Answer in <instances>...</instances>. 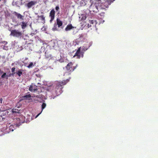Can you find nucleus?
Masks as SVG:
<instances>
[{
	"label": "nucleus",
	"instance_id": "nucleus-27",
	"mask_svg": "<svg viewBox=\"0 0 158 158\" xmlns=\"http://www.w3.org/2000/svg\"><path fill=\"white\" fill-rule=\"evenodd\" d=\"M105 13L104 12H101L100 13L99 15H100L102 16H104Z\"/></svg>",
	"mask_w": 158,
	"mask_h": 158
},
{
	"label": "nucleus",
	"instance_id": "nucleus-11",
	"mask_svg": "<svg viewBox=\"0 0 158 158\" xmlns=\"http://www.w3.org/2000/svg\"><path fill=\"white\" fill-rule=\"evenodd\" d=\"M36 3V2L35 1H31L27 4V6L29 8H31L32 6L35 5Z\"/></svg>",
	"mask_w": 158,
	"mask_h": 158
},
{
	"label": "nucleus",
	"instance_id": "nucleus-26",
	"mask_svg": "<svg viewBox=\"0 0 158 158\" xmlns=\"http://www.w3.org/2000/svg\"><path fill=\"white\" fill-rule=\"evenodd\" d=\"M13 127V126L10 125L9 127V129L10 130V131H14V130L13 129H11Z\"/></svg>",
	"mask_w": 158,
	"mask_h": 158
},
{
	"label": "nucleus",
	"instance_id": "nucleus-18",
	"mask_svg": "<svg viewBox=\"0 0 158 158\" xmlns=\"http://www.w3.org/2000/svg\"><path fill=\"white\" fill-rule=\"evenodd\" d=\"M89 23L91 24H96L97 23V22L96 20H89Z\"/></svg>",
	"mask_w": 158,
	"mask_h": 158
},
{
	"label": "nucleus",
	"instance_id": "nucleus-10",
	"mask_svg": "<svg viewBox=\"0 0 158 158\" xmlns=\"http://www.w3.org/2000/svg\"><path fill=\"white\" fill-rule=\"evenodd\" d=\"M13 14H15V16H16L18 19H19L21 20H23V16L22 15L18 13L15 11H14L13 12Z\"/></svg>",
	"mask_w": 158,
	"mask_h": 158
},
{
	"label": "nucleus",
	"instance_id": "nucleus-8",
	"mask_svg": "<svg viewBox=\"0 0 158 158\" xmlns=\"http://www.w3.org/2000/svg\"><path fill=\"white\" fill-rule=\"evenodd\" d=\"M55 13L54 9H53L51 11L49 14V17L51 18L50 22H51L54 20L55 17Z\"/></svg>",
	"mask_w": 158,
	"mask_h": 158
},
{
	"label": "nucleus",
	"instance_id": "nucleus-6",
	"mask_svg": "<svg viewBox=\"0 0 158 158\" xmlns=\"http://www.w3.org/2000/svg\"><path fill=\"white\" fill-rule=\"evenodd\" d=\"M81 47L78 48L76 52L73 56V57H77V58L80 59L81 57H83L84 56V52L81 51Z\"/></svg>",
	"mask_w": 158,
	"mask_h": 158
},
{
	"label": "nucleus",
	"instance_id": "nucleus-24",
	"mask_svg": "<svg viewBox=\"0 0 158 158\" xmlns=\"http://www.w3.org/2000/svg\"><path fill=\"white\" fill-rule=\"evenodd\" d=\"M33 66V63L32 62H31L27 66V67L29 68H30L31 67H32Z\"/></svg>",
	"mask_w": 158,
	"mask_h": 158
},
{
	"label": "nucleus",
	"instance_id": "nucleus-23",
	"mask_svg": "<svg viewBox=\"0 0 158 158\" xmlns=\"http://www.w3.org/2000/svg\"><path fill=\"white\" fill-rule=\"evenodd\" d=\"M15 68L13 67L11 69V72L13 73L11 74V75L13 76L14 74L15 73Z\"/></svg>",
	"mask_w": 158,
	"mask_h": 158
},
{
	"label": "nucleus",
	"instance_id": "nucleus-30",
	"mask_svg": "<svg viewBox=\"0 0 158 158\" xmlns=\"http://www.w3.org/2000/svg\"><path fill=\"white\" fill-rule=\"evenodd\" d=\"M83 37V35H80V38L81 37Z\"/></svg>",
	"mask_w": 158,
	"mask_h": 158
},
{
	"label": "nucleus",
	"instance_id": "nucleus-19",
	"mask_svg": "<svg viewBox=\"0 0 158 158\" xmlns=\"http://www.w3.org/2000/svg\"><path fill=\"white\" fill-rule=\"evenodd\" d=\"M38 17L39 18H40L41 20L43 21V22H45V17L43 15H41V16L38 15Z\"/></svg>",
	"mask_w": 158,
	"mask_h": 158
},
{
	"label": "nucleus",
	"instance_id": "nucleus-9",
	"mask_svg": "<svg viewBox=\"0 0 158 158\" xmlns=\"http://www.w3.org/2000/svg\"><path fill=\"white\" fill-rule=\"evenodd\" d=\"M29 90L32 92H35L38 90L37 86L35 85H31L29 88Z\"/></svg>",
	"mask_w": 158,
	"mask_h": 158
},
{
	"label": "nucleus",
	"instance_id": "nucleus-15",
	"mask_svg": "<svg viewBox=\"0 0 158 158\" xmlns=\"http://www.w3.org/2000/svg\"><path fill=\"white\" fill-rule=\"evenodd\" d=\"M23 69H20L17 72L16 74L19 76L20 77L23 74Z\"/></svg>",
	"mask_w": 158,
	"mask_h": 158
},
{
	"label": "nucleus",
	"instance_id": "nucleus-2",
	"mask_svg": "<svg viewBox=\"0 0 158 158\" xmlns=\"http://www.w3.org/2000/svg\"><path fill=\"white\" fill-rule=\"evenodd\" d=\"M11 32L10 35L14 37L21 38L23 35V33L20 30L17 29L9 30Z\"/></svg>",
	"mask_w": 158,
	"mask_h": 158
},
{
	"label": "nucleus",
	"instance_id": "nucleus-1",
	"mask_svg": "<svg viewBox=\"0 0 158 158\" xmlns=\"http://www.w3.org/2000/svg\"><path fill=\"white\" fill-rule=\"evenodd\" d=\"M68 81L67 80H63L61 82H57L56 83L55 88L54 86H50L48 88L47 90L51 92L52 95L55 96L54 97H56L62 93V89L63 88V86L66 85Z\"/></svg>",
	"mask_w": 158,
	"mask_h": 158
},
{
	"label": "nucleus",
	"instance_id": "nucleus-12",
	"mask_svg": "<svg viewBox=\"0 0 158 158\" xmlns=\"http://www.w3.org/2000/svg\"><path fill=\"white\" fill-rule=\"evenodd\" d=\"M75 28H76V27H73L72 26V25L71 24H70L69 25H68L65 28V31H69L71 29Z\"/></svg>",
	"mask_w": 158,
	"mask_h": 158
},
{
	"label": "nucleus",
	"instance_id": "nucleus-21",
	"mask_svg": "<svg viewBox=\"0 0 158 158\" xmlns=\"http://www.w3.org/2000/svg\"><path fill=\"white\" fill-rule=\"evenodd\" d=\"M31 97V95L30 94H27L22 97L23 99H24L25 98H28Z\"/></svg>",
	"mask_w": 158,
	"mask_h": 158
},
{
	"label": "nucleus",
	"instance_id": "nucleus-13",
	"mask_svg": "<svg viewBox=\"0 0 158 158\" xmlns=\"http://www.w3.org/2000/svg\"><path fill=\"white\" fill-rule=\"evenodd\" d=\"M46 106V104L45 103H43L42 105L41 106V108H42V110L41 112L39 114H38L35 117V118H37L39 115L43 111V109L45 108V107Z\"/></svg>",
	"mask_w": 158,
	"mask_h": 158
},
{
	"label": "nucleus",
	"instance_id": "nucleus-4",
	"mask_svg": "<svg viewBox=\"0 0 158 158\" xmlns=\"http://www.w3.org/2000/svg\"><path fill=\"white\" fill-rule=\"evenodd\" d=\"M73 64L72 62L69 63L65 66L67 72L70 74L77 68V64L75 66H73Z\"/></svg>",
	"mask_w": 158,
	"mask_h": 158
},
{
	"label": "nucleus",
	"instance_id": "nucleus-33",
	"mask_svg": "<svg viewBox=\"0 0 158 158\" xmlns=\"http://www.w3.org/2000/svg\"><path fill=\"white\" fill-rule=\"evenodd\" d=\"M13 112H14V111H13ZM15 112H16V111H15Z\"/></svg>",
	"mask_w": 158,
	"mask_h": 158
},
{
	"label": "nucleus",
	"instance_id": "nucleus-29",
	"mask_svg": "<svg viewBox=\"0 0 158 158\" xmlns=\"http://www.w3.org/2000/svg\"><path fill=\"white\" fill-rule=\"evenodd\" d=\"M2 100H3V99L2 98H1L0 99V103H2Z\"/></svg>",
	"mask_w": 158,
	"mask_h": 158
},
{
	"label": "nucleus",
	"instance_id": "nucleus-25",
	"mask_svg": "<svg viewBox=\"0 0 158 158\" xmlns=\"http://www.w3.org/2000/svg\"><path fill=\"white\" fill-rule=\"evenodd\" d=\"M56 24H54V27L53 28H52V30L54 31H55V30H56Z\"/></svg>",
	"mask_w": 158,
	"mask_h": 158
},
{
	"label": "nucleus",
	"instance_id": "nucleus-17",
	"mask_svg": "<svg viewBox=\"0 0 158 158\" xmlns=\"http://www.w3.org/2000/svg\"><path fill=\"white\" fill-rule=\"evenodd\" d=\"M79 18L81 21L84 20L86 19V17L84 15H82Z\"/></svg>",
	"mask_w": 158,
	"mask_h": 158
},
{
	"label": "nucleus",
	"instance_id": "nucleus-20",
	"mask_svg": "<svg viewBox=\"0 0 158 158\" xmlns=\"http://www.w3.org/2000/svg\"><path fill=\"white\" fill-rule=\"evenodd\" d=\"M8 76L6 74V73H4L2 75L1 78H5L6 79H7L8 78Z\"/></svg>",
	"mask_w": 158,
	"mask_h": 158
},
{
	"label": "nucleus",
	"instance_id": "nucleus-31",
	"mask_svg": "<svg viewBox=\"0 0 158 158\" xmlns=\"http://www.w3.org/2000/svg\"><path fill=\"white\" fill-rule=\"evenodd\" d=\"M1 0H0V1H1ZM6 0H4V3H5L6 2Z\"/></svg>",
	"mask_w": 158,
	"mask_h": 158
},
{
	"label": "nucleus",
	"instance_id": "nucleus-3",
	"mask_svg": "<svg viewBox=\"0 0 158 158\" xmlns=\"http://www.w3.org/2000/svg\"><path fill=\"white\" fill-rule=\"evenodd\" d=\"M97 1L99 2V9H103L105 10H106V8L108 7L109 5L112 3L110 2V1L108 0L106 1H104L102 3H101L100 0Z\"/></svg>",
	"mask_w": 158,
	"mask_h": 158
},
{
	"label": "nucleus",
	"instance_id": "nucleus-32",
	"mask_svg": "<svg viewBox=\"0 0 158 158\" xmlns=\"http://www.w3.org/2000/svg\"><path fill=\"white\" fill-rule=\"evenodd\" d=\"M3 73V72H2V71H1V72H0V73Z\"/></svg>",
	"mask_w": 158,
	"mask_h": 158
},
{
	"label": "nucleus",
	"instance_id": "nucleus-7",
	"mask_svg": "<svg viewBox=\"0 0 158 158\" xmlns=\"http://www.w3.org/2000/svg\"><path fill=\"white\" fill-rule=\"evenodd\" d=\"M45 59L49 60L52 58L51 52L49 50H47L45 52Z\"/></svg>",
	"mask_w": 158,
	"mask_h": 158
},
{
	"label": "nucleus",
	"instance_id": "nucleus-22",
	"mask_svg": "<svg viewBox=\"0 0 158 158\" xmlns=\"http://www.w3.org/2000/svg\"><path fill=\"white\" fill-rule=\"evenodd\" d=\"M88 48H86V47H84V46H83L81 48L82 51L83 52H85V51H86V50H87Z\"/></svg>",
	"mask_w": 158,
	"mask_h": 158
},
{
	"label": "nucleus",
	"instance_id": "nucleus-28",
	"mask_svg": "<svg viewBox=\"0 0 158 158\" xmlns=\"http://www.w3.org/2000/svg\"><path fill=\"white\" fill-rule=\"evenodd\" d=\"M55 9L56 11H58L59 9V7L58 6H57L56 7Z\"/></svg>",
	"mask_w": 158,
	"mask_h": 158
},
{
	"label": "nucleus",
	"instance_id": "nucleus-14",
	"mask_svg": "<svg viewBox=\"0 0 158 158\" xmlns=\"http://www.w3.org/2000/svg\"><path fill=\"white\" fill-rule=\"evenodd\" d=\"M56 22L57 25H58V27H60L62 25V22L59 19H56Z\"/></svg>",
	"mask_w": 158,
	"mask_h": 158
},
{
	"label": "nucleus",
	"instance_id": "nucleus-16",
	"mask_svg": "<svg viewBox=\"0 0 158 158\" xmlns=\"http://www.w3.org/2000/svg\"><path fill=\"white\" fill-rule=\"evenodd\" d=\"M21 27L23 29H25L26 27H27V23H25L24 22H21Z\"/></svg>",
	"mask_w": 158,
	"mask_h": 158
},
{
	"label": "nucleus",
	"instance_id": "nucleus-5",
	"mask_svg": "<svg viewBox=\"0 0 158 158\" xmlns=\"http://www.w3.org/2000/svg\"><path fill=\"white\" fill-rule=\"evenodd\" d=\"M99 2L97 1L94 4L91 5L90 8L94 12H97L99 11L98 9H99Z\"/></svg>",
	"mask_w": 158,
	"mask_h": 158
}]
</instances>
